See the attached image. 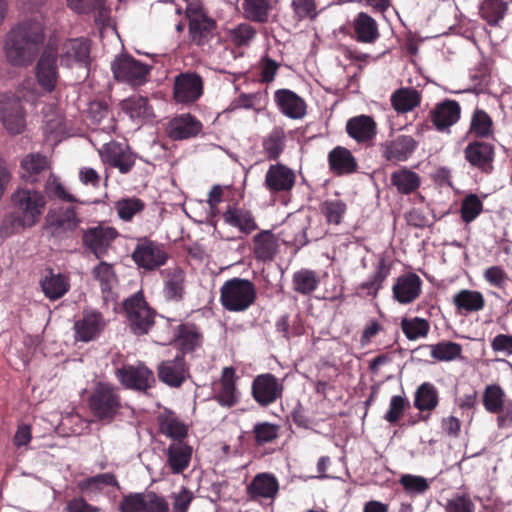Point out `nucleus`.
<instances>
[{"mask_svg":"<svg viewBox=\"0 0 512 512\" xmlns=\"http://www.w3.org/2000/svg\"><path fill=\"white\" fill-rule=\"evenodd\" d=\"M280 426L270 422H258L253 426L252 435L255 445L272 443L279 437Z\"/></svg>","mask_w":512,"mask_h":512,"instance_id":"obj_56","label":"nucleus"},{"mask_svg":"<svg viewBox=\"0 0 512 512\" xmlns=\"http://www.w3.org/2000/svg\"><path fill=\"white\" fill-rule=\"evenodd\" d=\"M0 121L10 134L24 131L25 111L19 98L8 93L0 94Z\"/></svg>","mask_w":512,"mask_h":512,"instance_id":"obj_14","label":"nucleus"},{"mask_svg":"<svg viewBox=\"0 0 512 512\" xmlns=\"http://www.w3.org/2000/svg\"><path fill=\"white\" fill-rule=\"evenodd\" d=\"M99 154L105 164L117 168L122 174L129 173L135 165L133 153L127 146L116 141L105 143Z\"/></svg>","mask_w":512,"mask_h":512,"instance_id":"obj_24","label":"nucleus"},{"mask_svg":"<svg viewBox=\"0 0 512 512\" xmlns=\"http://www.w3.org/2000/svg\"><path fill=\"white\" fill-rule=\"evenodd\" d=\"M57 59L56 49L48 45L44 48L35 66L37 83L46 93H52L60 79Z\"/></svg>","mask_w":512,"mask_h":512,"instance_id":"obj_12","label":"nucleus"},{"mask_svg":"<svg viewBox=\"0 0 512 512\" xmlns=\"http://www.w3.org/2000/svg\"><path fill=\"white\" fill-rule=\"evenodd\" d=\"M119 512H169V503L154 491L123 496Z\"/></svg>","mask_w":512,"mask_h":512,"instance_id":"obj_13","label":"nucleus"},{"mask_svg":"<svg viewBox=\"0 0 512 512\" xmlns=\"http://www.w3.org/2000/svg\"><path fill=\"white\" fill-rule=\"evenodd\" d=\"M469 134L482 140L494 136V123L491 116L484 110L476 108L471 116Z\"/></svg>","mask_w":512,"mask_h":512,"instance_id":"obj_48","label":"nucleus"},{"mask_svg":"<svg viewBox=\"0 0 512 512\" xmlns=\"http://www.w3.org/2000/svg\"><path fill=\"white\" fill-rule=\"evenodd\" d=\"M283 385L271 373L257 375L251 385V395L261 407H267L282 398Z\"/></svg>","mask_w":512,"mask_h":512,"instance_id":"obj_15","label":"nucleus"},{"mask_svg":"<svg viewBox=\"0 0 512 512\" xmlns=\"http://www.w3.org/2000/svg\"><path fill=\"white\" fill-rule=\"evenodd\" d=\"M353 38L365 44H372L380 37L376 20L365 12L358 13L352 22Z\"/></svg>","mask_w":512,"mask_h":512,"instance_id":"obj_36","label":"nucleus"},{"mask_svg":"<svg viewBox=\"0 0 512 512\" xmlns=\"http://www.w3.org/2000/svg\"><path fill=\"white\" fill-rule=\"evenodd\" d=\"M413 404L420 412H428L427 415L421 417L423 421H427L429 419L430 412L439 404L438 390L430 382L422 383L415 391Z\"/></svg>","mask_w":512,"mask_h":512,"instance_id":"obj_40","label":"nucleus"},{"mask_svg":"<svg viewBox=\"0 0 512 512\" xmlns=\"http://www.w3.org/2000/svg\"><path fill=\"white\" fill-rule=\"evenodd\" d=\"M204 93V80L196 72H181L174 77L173 99L179 104H193Z\"/></svg>","mask_w":512,"mask_h":512,"instance_id":"obj_11","label":"nucleus"},{"mask_svg":"<svg viewBox=\"0 0 512 512\" xmlns=\"http://www.w3.org/2000/svg\"><path fill=\"white\" fill-rule=\"evenodd\" d=\"M257 299L255 284L245 278L233 277L220 287V303L229 312H244Z\"/></svg>","mask_w":512,"mask_h":512,"instance_id":"obj_3","label":"nucleus"},{"mask_svg":"<svg viewBox=\"0 0 512 512\" xmlns=\"http://www.w3.org/2000/svg\"><path fill=\"white\" fill-rule=\"evenodd\" d=\"M390 274V266L386 263L385 259L382 258L376 266L374 274L369 280L363 282L360 288L366 291L369 296L375 297L378 291L382 288L384 281Z\"/></svg>","mask_w":512,"mask_h":512,"instance_id":"obj_52","label":"nucleus"},{"mask_svg":"<svg viewBox=\"0 0 512 512\" xmlns=\"http://www.w3.org/2000/svg\"><path fill=\"white\" fill-rule=\"evenodd\" d=\"M461 107L456 100L446 99L430 111V119L438 131H444L458 122Z\"/></svg>","mask_w":512,"mask_h":512,"instance_id":"obj_32","label":"nucleus"},{"mask_svg":"<svg viewBox=\"0 0 512 512\" xmlns=\"http://www.w3.org/2000/svg\"><path fill=\"white\" fill-rule=\"evenodd\" d=\"M103 486H112L119 488V482L113 473H102L92 477H88L79 483L81 490L97 489Z\"/></svg>","mask_w":512,"mask_h":512,"instance_id":"obj_62","label":"nucleus"},{"mask_svg":"<svg viewBox=\"0 0 512 512\" xmlns=\"http://www.w3.org/2000/svg\"><path fill=\"white\" fill-rule=\"evenodd\" d=\"M431 356L437 361H453L460 358L462 354V346L452 341H442L431 345Z\"/></svg>","mask_w":512,"mask_h":512,"instance_id":"obj_54","label":"nucleus"},{"mask_svg":"<svg viewBox=\"0 0 512 512\" xmlns=\"http://www.w3.org/2000/svg\"><path fill=\"white\" fill-rule=\"evenodd\" d=\"M61 64L66 67H87L90 64V45L84 38L66 40L59 54Z\"/></svg>","mask_w":512,"mask_h":512,"instance_id":"obj_25","label":"nucleus"},{"mask_svg":"<svg viewBox=\"0 0 512 512\" xmlns=\"http://www.w3.org/2000/svg\"><path fill=\"white\" fill-rule=\"evenodd\" d=\"M290 6L293 18L298 22L314 21L319 15L317 0H291Z\"/></svg>","mask_w":512,"mask_h":512,"instance_id":"obj_55","label":"nucleus"},{"mask_svg":"<svg viewBox=\"0 0 512 512\" xmlns=\"http://www.w3.org/2000/svg\"><path fill=\"white\" fill-rule=\"evenodd\" d=\"M122 110L130 118H146L151 114L148 98L141 95H132L121 103Z\"/></svg>","mask_w":512,"mask_h":512,"instance_id":"obj_53","label":"nucleus"},{"mask_svg":"<svg viewBox=\"0 0 512 512\" xmlns=\"http://www.w3.org/2000/svg\"><path fill=\"white\" fill-rule=\"evenodd\" d=\"M123 310L134 335L147 334L155 324L156 311L150 307L142 290L124 300Z\"/></svg>","mask_w":512,"mask_h":512,"instance_id":"obj_5","label":"nucleus"},{"mask_svg":"<svg viewBox=\"0 0 512 512\" xmlns=\"http://www.w3.org/2000/svg\"><path fill=\"white\" fill-rule=\"evenodd\" d=\"M40 286L48 299L57 300L69 291L70 283L65 275L54 274L50 269L48 274L40 280Z\"/></svg>","mask_w":512,"mask_h":512,"instance_id":"obj_45","label":"nucleus"},{"mask_svg":"<svg viewBox=\"0 0 512 512\" xmlns=\"http://www.w3.org/2000/svg\"><path fill=\"white\" fill-rule=\"evenodd\" d=\"M51 168L50 160L41 153H28L20 162V176L30 184L40 181L41 177Z\"/></svg>","mask_w":512,"mask_h":512,"instance_id":"obj_29","label":"nucleus"},{"mask_svg":"<svg viewBox=\"0 0 512 512\" xmlns=\"http://www.w3.org/2000/svg\"><path fill=\"white\" fill-rule=\"evenodd\" d=\"M274 100L279 110L288 118L302 119L306 115L307 105L305 100L292 90H276Z\"/></svg>","mask_w":512,"mask_h":512,"instance_id":"obj_30","label":"nucleus"},{"mask_svg":"<svg viewBox=\"0 0 512 512\" xmlns=\"http://www.w3.org/2000/svg\"><path fill=\"white\" fill-rule=\"evenodd\" d=\"M222 217L227 225L237 228L246 235L258 229L252 211L244 206L228 205Z\"/></svg>","mask_w":512,"mask_h":512,"instance_id":"obj_33","label":"nucleus"},{"mask_svg":"<svg viewBox=\"0 0 512 512\" xmlns=\"http://www.w3.org/2000/svg\"><path fill=\"white\" fill-rule=\"evenodd\" d=\"M157 423L159 431L176 442H183L188 435L187 425L172 410L165 409L160 413L157 416Z\"/></svg>","mask_w":512,"mask_h":512,"instance_id":"obj_37","label":"nucleus"},{"mask_svg":"<svg viewBox=\"0 0 512 512\" xmlns=\"http://www.w3.org/2000/svg\"><path fill=\"white\" fill-rule=\"evenodd\" d=\"M295 183V172L282 163L270 165L265 174L264 185L271 194L290 192Z\"/></svg>","mask_w":512,"mask_h":512,"instance_id":"obj_26","label":"nucleus"},{"mask_svg":"<svg viewBox=\"0 0 512 512\" xmlns=\"http://www.w3.org/2000/svg\"><path fill=\"white\" fill-rule=\"evenodd\" d=\"M346 132L358 144L370 146L377 135V124L371 116L358 115L346 122Z\"/></svg>","mask_w":512,"mask_h":512,"instance_id":"obj_27","label":"nucleus"},{"mask_svg":"<svg viewBox=\"0 0 512 512\" xmlns=\"http://www.w3.org/2000/svg\"><path fill=\"white\" fill-rule=\"evenodd\" d=\"M192 448L184 442L172 443L167 448V464L173 474H180L189 467Z\"/></svg>","mask_w":512,"mask_h":512,"instance_id":"obj_42","label":"nucleus"},{"mask_svg":"<svg viewBox=\"0 0 512 512\" xmlns=\"http://www.w3.org/2000/svg\"><path fill=\"white\" fill-rule=\"evenodd\" d=\"M175 342L180 353L178 355L190 354L202 346L203 335L193 323H182L177 327Z\"/></svg>","mask_w":512,"mask_h":512,"instance_id":"obj_35","label":"nucleus"},{"mask_svg":"<svg viewBox=\"0 0 512 512\" xmlns=\"http://www.w3.org/2000/svg\"><path fill=\"white\" fill-rule=\"evenodd\" d=\"M190 42L198 47L208 45L216 34V21L201 7L189 5L186 9Z\"/></svg>","mask_w":512,"mask_h":512,"instance_id":"obj_9","label":"nucleus"},{"mask_svg":"<svg viewBox=\"0 0 512 512\" xmlns=\"http://www.w3.org/2000/svg\"><path fill=\"white\" fill-rule=\"evenodd\" d=\"M92 275L100 284L103 293L110 292L112 285L116 282V274L113 265L101 261L92 270Z\"/></svg>","mask_w":512,"mask_h":512,"instance_id":"obj_59","label":"nucleus"},{"mask_svg":"<svg viewBox=\"0 0 512 512\" xmlns=\"http://www.w3.org/2000/svg\"><path fill=\"white\" fill-rule=\"evenodd\" d=\"M330 172L335 176L351 175L359 166L352 152L343 146H336L327 156Z\"/></svg>","mask_w":512,"mask_h":512,"instance_id":"obj_31","label":"nucleus"},{"mask_svg":"<svg viewBox=\"0 0 512 512\" xmlns=\"http://www.w3.org/2000/svg\"><path fill=\"white\" fill-rule=\"evenodd\" d=\"M475 503L468 493H456L447 500L445 512H475Z\"/></svg>","mask_w":512,"mask_h":512,"instance_id":"obj_63","label":"nucleus"},{"mask_svg":"<svg viewBox=\"0 0 512 512\" xmlns=\"http://www.w3.org/2000/svg\"><path fill=\"white\" fill-rule=\"evenodd\" d=\"M131 258L138 268L155 271L167 263L169 255L164 244L142 237L137 240Z\"/></svg>","mask_w":512,"mask_h":512,"instance_id":"obj_8","label":"nucleus"},{"mask_svg":"<svg viewBox=\"0 0 512 512\" xmlns=\"http://www.w3.org/2000/svg\"><path fill=\"white\" fill-rule=\"evenodd\" d=\"M453 305L458 314L468 315L479 312L485 307V298L480 291L462 289L454 294L452 298Z\"/></svg>","mask_w":512,"mask_h":512,"instance_id":"obj_38","label":"nucleus"},{"mask_svg":"<svg viewBox=\"0 0 512 512\" xmlns=\"http://www.w3.org/2000/svg\"><path fill=\"white\" fill-rule=\"evenodd\" d=\"M423 281L413 272H408L399 276L393 287V297L400 304H410L414 302L422 292Z\"/></svg>","mask_w":512,"mask_h":512,"instance_id":"obj_28","label":"nucleus"},{"mask_svg":"<svg viewBox=\"0 0 512 512\" xmlns=\"http://www.w3.org/2000/svg\"><path fill=\"white\" fill-rule=\"evenodd\" d=\"M483 211V203L476 194H469L461 202L460 214L465 223L474 221Z\"/></svg>","mask_w":512,"mask_h":512,"instance_id":"obj_61","label":"nucleus"},{"mask_svg":"<svg viewBox=\"0 0 512 512\" xmlns=\"http://www.w3.org/2000/svg\"><path fill=\"white\" fill-rule=\"evenodd\" d=\"M158 379L172 388H179L190 376L189 365L183 355L160 362L157 366Z\"/></svg>","mask_w":512,"mask_h":512,"instance_id":"obj_20","label":"nucleus"},{"mask_svg":"<svg viewBox=\"0 0 512 512\" xmlns=\"http://www.w3.org/2000/svg\"><path fill=\"white\" fill-rule=\"evenodd\" d=\"M286 146V134L284 128L275 126L262 140L263 152L269 161H276L283 153Z\"/></svg>","mask_w":512,"mask_h":512,"instance_id":"obj_46","label":"nucleus"},{"mask_svg":"<svg viewBox=\"0 0 512 512\" xmlns=\"http://www.w3.org/2000/svg\"><path fill=\"white\" fill-rule=\"evenodd\" d=\"M418 142L411 135H398L380 145L381 156L397 164L407 161L417 149Z\"/></svg>","mask_w":512,"mask_h":512,"instance_id":"obj_23","label":"nucleus"},{"mask_svg":"<svg viewBox=\"0 0 512 512\" xmlns=\"http://www.w3.org/2000/svg\"><path fill=\"white\" fill-rule=\"evenodd\" d=\"M151 69L150 65L128 54H121L111 62V71L115 80L132 87L144 85L149 79Z\"/></svg>","mask_w":512,"mask_h":512,"instance_id":"obj_6","label":"nucleus"},{"mask_svg":"<svg viewBox=\"0 0 512 512\" xmlns=\"http://www.w3.org/2000/svg\"><path fill=\"white\" fill-rule=\"evenodd\" d=\"M391 105L398 113H407L420 105L421 95L412 87H402L391 95Z\"/></svg>","mask_w":512,"mask_h":512,"instance_id":"obj_47","label":"nucleus"},{"mask_svg":"<svg viewBox=\"0 0 512 512\" xmlns=\"http://www.w3.org/2000/svg\"><path fill=\"white\" fill-rule=\"evenodd\" d=\"M273 10L272 0H243L242 13L244 19L257 24L269 22Z\"/></svg>","mask_w":512,"mask_h":512,"instance_id":"obj_44","label":"nucleus"},{"mask_svg":"<svg viewBox=\"0 0 512 512\" xmlns=\"http://www.w3.org/2000/svg\"><path fill=\"white\" fill-rule=\"evenodd\" d=\"M347 211V205L340 199L326 200L321 205V212L329 224L339 225Z\"/></svg>","mask_w":512,"mask_h":512,"instance_id":"obj_58","label":"nucleus"},{"mask_svg":"<svg viewBox=\"0 0 512 512\" xmlns=\"http://www.w3.org/2000/svg\"><path fill=\"white\" fill-rule=\"evenodd\" d=\"M145 203L135 197L123 198L115 203V209L120 219L124 221H131L132 218L143 211Z\"/></svg>","mask_w":512,"mask_h":512,"instance_id":"obj_60","label":"nucleus"},{"mask_svg":"<svg viewBox=\"0 0 512 512\" xmlns=\"http://www.w3.org/2000/svg\"><path fill=\"white\" fill-rule=\"evenodd\" d=\"M165 133L173 141L189 140L203 133V124L196 116L182 113L168 121Z\"/></svg>","mask_w":512,"mask_h":512,"instance_id":"obj_17","label":"nucleus"},{"mask_svg":"<svg viewBox=\"0 0 512 512\" xmlns=\"http://www.w3.org/2000/svg\"><path fill=\"white\" fill-rule=\"evenodd\" d=\"M279 491V483L273 474H257L247 487V493L252 497L274 498Z\"/></svg>","mask_w":512,"mask_h":512,"instance_id":"obj_43","label":"nucleus"},{"mask_svg":"<svg viewBox=\"0 0 512 512\" xmlns=\"http://www.w3.org/2000/svg\"><path fill=\"white\" fill-rule=\"evenodd\" d=\"M400 327L406 338L410 341L425 338L430 331L429 321L420 317L403 318Z\"/></svg>","mask_w":512,"mask_h":512,"instance_id":"obj_51","label":"nucleus"},{"mask_svg":"<svg viewBox=\"0 0 512 512\" xmlns=\"http://www.w3.org/2000/svg\"><path fill=\"white\" fill-rule=\"evenodd\" d=\"M116 376L126 388L145 393L155 384L153 371L142 364L123 366L117 369Z\"/></svg>","mask_w":512,"mask_h":512,"instance_id":"obj_21","label":"nucleus"},{"mask_svg":"<svg viewBox=\"0 0 512 512\" xmlns=\"http://www.w3.org/2000/svg\"><path fill=\"white\" fill-rule=\"evenodd\" d=\"M45 41L44 24L37 19L19 22L7 33L4 52L15 67H27L39 55Z\"/></svg>","mask_w":512,"mask_h":512,"instance_id":"obj_2","label":"nucleus"},{"mask_svg":"<svg viewBox=\"0 0 512 512\" xmlns=\"http://www.w3.org/2000/svg\"><path fill=\"white\" fill-rule=\"evenodd\" d=\"M238 379L239 377L233 367L223 368L221 377L214 388L213 396L220 406L231 408L240 402L241 393L236 386Z\"/></svg>","mask_w":512,"mask_h":512,"instance_id":"obj_22","label":"nucleus"},{"mask_svg":"<svg viewBox=\"0 0 512 512\" xmlns=\"http://www.w3.org/2000/svg\"><path fill=\"white\" fill-rule=\"evenodd\" d=\"M257 30L249 23H240L229 31L231 43L238 47H248L255 39Z\"/></svg>","mask_w":512,"mask_h":512,"instance_id":"obj_57","label":"nucleus"},{"mask_svg":"<svg viewBox=\"0 0 512 512\" xmlns=\"http://www.w3.org/2000/svg\"><path fill=\"white\" fill-rule=\"evenodd\" d=\"M106 327L103 314L94 309H84L82 317L74 322V338L76 341L90 342L95 340Z\"/></svg>","mask_w":512,"mask_h":512,"instance_id":"obj_19","label":"nucleus"},{"mask_svg":"<svg viewBox=\"0 0 512 512\" xmlns=\"http://www.w3.org/2000/svg\"><path fill=\"white\" fill-rule=\"evenodd\" d=\"M278 248V239L270 230H262L253 237V253L258 261H273Z\"/></svg>","mask_w":512,"mask_h":512,"instance_id":"obj_39","label":"nucleus"},{"mask_svg":"<svg viewBox=\"0 0 512 512\" xmlns=\"http://www.w3.org/2000/svg\"><path fill=\"white\" fill-rule=\"evenodd\" d=\"M390 182L402 195L415 193L421 186V177L407 167H401L391 173Z\"/></svg>","mask_w":512,"mask_h":512,"instance_id":"obj_41","label":"nucleus"},{"mask_svg":"<svg viewBox=\"0 0 512 512\" xmlns=\"http://www.w3.org/2000/svg\"><path fill=\"white\" fill-rule=\"evenodd\" d=\"M464 158L472 168L484 174L494 170L495 147L492 143L475 139L464 148Z\"/></svg>","mask_w":512,"mask_h":512,"instance_id":"obj_16","label":"nucleus"},{"mask_svg":"<svg viewBox=\"0 0 512 512\" xmlns=\"http://www.w3.org/2000/svg\"><path fill=\"white\" fill-rule=\"evenodd\" d=\"M51 234L58 238L71 236L79 227L81 220L74 207L51 210L46 217Z\"/></svg>","mask_w":512,"mask_h":512,"instance_id":"obj_18","label":"nucleus"},{"mask_svg":"<svg viewBox=\"0 0 512 512\" xmlns=\"http://www.w3.org/2000/svg\"><path fill=\"white\" fill-rule=\"evenodd\" d=\"M47 198L33 187L19 186L10 195L9 210L0 223V238L5 239L35 227L45 212Z\"/></svg>","mask_w":512,"mask_h":512,"instance_id":"obj_1","label":"nucleus"},{"mask_svg":"<svg viewBox=\"0 0 512 512\" xmlns=\"http://www.w3.org/2000/svg\"><path fill=\"white\" fill-rule=\"evenodd\" d=\"M508 5L503 0H483L480 5V15L490 26H497L503 20Z\"/></svg>","mask_w":512,"mask_h":512,"instance_id":"obj_50","label":"nucleus"},{"mask_svg":"<svg viewBox=\"0 0 512 512\" xmlns=\"http://www.w3.org/2000/svg\"><path fill=\"white\" fill-rule=\"evenodd\" d=\"M164 277V296L169 301L180 302L185 295L186 272L179 266L168 267L162 271Z\"/></svg>","mask_w":512,"mask_h":512,"instance_id":"obj_34","label":"nucleus"},{"mask_svg":"<svg viewBox=\"0 0 512 512\" xmlns=\"http://www.w3.org/2000/svg\"><path fill=\"white\" fill-rule=\"evenodd\" d=\"M91 414L102 423H111L122 409V399L116 387L98 382L88 397Z\"/></svg>","mask_w":512,"mask_h":512,"instance_id":"obj_4","label":"nucleus"},{"mask_svg":"<svg viewBox=\"0 0 512 512\" xmlns=\"http://www.w3.org/2000/svg\"><path fill=\"white\" fill-rule=\"evenodd\" d=\"M118 236V231L110 226L89 227L82 232V246L85 251L92 253L97 259H102L108 254L112 243Z\"/></svg>","mask_w":512,"mask_h":512,"instance_id":"obj_10","label":"nucleus"},{"mask_svg":"<svg viewBox=\"0 0 512 512\" xmlns=\"http://www.w3.org/2000/svg\"><path fill=\"white\" fill-rule=\"evenodd\" d=\"M482 404L490 414H496L498 429L512 425V399H507L504 389L499 384H489L482 394Z\"/></svg>","mask_w":512,"mask_h":512,"instance_id":"obj_7","label":"nucleus"},{"mask_svg":"<svg viewBox=\"0 0 512 512\" xmlns=\"http://www.w3.org/2000/svg\"><path fill=\"white\" fill-rule=\"evenodd\" d=\"M399 483L409 494H423L430 487V484L426 478L412 474L402 475L399 479Z\"/></svg>","mask_w":512,"mask_h":512,"instance_id":"obj_64","label":"nucleus"},{"mask_svg":"<svg viewBox=\"0 0 512 512\" xmlns=\"http://www.w3.org/2000/svg\"><path fill=\"white\" fill-rule=\"evenodd\" d=\"M320 277L316 271L300 269L292 276L293 290L302 295L313 293L319 286Z\"/></svg>","mask_w":512,"mask_h":512,"instance_id":"obj_49","label":"nucleus"}]
</instances>
